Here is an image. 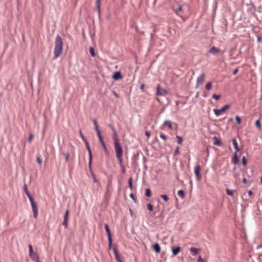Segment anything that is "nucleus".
<instances>
[{
    "label": "nucleus",
    "instance_id": "f257e3e1",
    "mask_svg": "<svg viewBox=\"0 0 262 262\" xmlns=\"http://www.w3.org/2000/svg\"><path fill=\"white\" fill-rule=\"evenodd\" d=\"M63 50V41L61 37L59 35H57L56 37L55 41V48H54V57L55 59L59 57Z\"/></svg>",
    "mask_w": 262,
    "mask_h": 262
},
{
    "label": "nucleus",
    "instance_id": "f03ea898",
    "mask_svg": "<svg viewBox=\"0 0 262 262\" xmlns=\"http://www.w3.org/2000/svg\"><path fill=\"white\" fill-rule=\"evenodd\" d=\"M115 149L116 153V157L118 160V162L120 165V166H122L123 165V159H122V155H123V150L122 148L119 143V142H115L114 143Z\"/></svg>",
    "mask_w": 262,
    "mask_h": 262
},
{
    "label": "nucleus",
    "instance_id": "7ed1b4c3",
    "mask_svg": "<svg viewBox=\"0 0 262 262\" xmlns=\"http://www.w3.org/2000/svg\"><path fill=\"white\" fill-rule=\"evenodd\" d=\"M29 256L32 259V260L35 261L39 260V257L37 254L33 251V247L31 245H29Z\"/></svg>",
    "mask_w": 262,
    "mask_h": 262
},
{
    "label": "nucleus",
    "instance_id": "20e7f679",
    "mask_svg": "<svg viewBox=\"0 0 262 262\" xmlns=\"http://www.w3.org/2000/svg\"><path fill=\"white\" fill-rule=\"evenodd\" d=\"M84 143L86 145V148L89 152V165L90 169H91V165H92V151L90 148L89 142L88 140H85L84 141Z\"/></svg>",
    "mask_w": 262,
    "mask_h": 262
},
{
    "label": "nucleus",
    "instance_id": "39448f33",
    "mask_svg": "<svg viewBox=\"0 0 262 262\" xmlns=\"http://www.w3.org/2000/svg\"><path fill=\"white\" fill-rule=\"evenodd\" d=\"M230 107L229 104L224 105L221 109H214L213 111L215 115H220L221 113L228 109Z\"/></svg>",
    "mask_w": 262,
    "mask_h": 262
},
{
    "label": "nucleus",
    "instance_id": "423d86ee",
    "mask_svg": "<svg viewBox=\"0 0 262 262\" xmlns=\"http://www.w3.org/2000/svg\"><path fill=\"white\" fill-rule=\"evenodd\" d=\"M201 167L198 165L194 167V173L198 181L201 179V176L200 174Z\"/></svg>",
    "mask_w": 262,
    "mask_h": 262
},
{
    "label": "nucleus",
    "instance_id": "0eeeda50",
    "mask_svg": "<svg viewBox=\"0 0 262 262\" xmlns=\"http://www.w3.org/2000/svg\"><path fill=\"white\" fill-rule=\"evenodd\" d=\"M31 207L33 212L34 218L36 219L38 215V207L36 203L31 204Z\"/></svg>",
    "mask_w": 262,
    "mask_h": 262
},
{
    "label": "nucleus",
    "instance_id": "6e6552de",
    "mask_svg": "<svg viewBox=\"0 0 262 262\" xmlns=\"http://www.w3.org/2000/svg\"><path fill=\"white\" fill-rule=\"evenodd\" d=\"M166 93H167V91L165 89L161 88L160 86V85L158 86L157 91V94L158 95L164 96V95H166Z\"/></svg>",
    "mask_w": 262,
    "mask_h": 262
},
{
    "label": "nucleus",
    "instance_id": "1a4fd4ad",
    "mask_svg": "<svg viewBox=\"0 0 262 262\" xmlns=\"http://www.w3.org/2000/svg\"><path fill=\"white\" fill-rule=\"evenodd\" d=\"M111 128L112 129L113 133V140L114 141V143H115V142H119V139L118 138V134H117L116 129L113 126H111Z\"/></svg>",
    "mask_w": 262,
    "mask_h": 262
},
{
    "label": "nucleus",
    "instance_id": "9d476101",
    "mask_svg": "<svg viewBox=\"0 0 262 262\" xmlns=\"http://www.w3.org/2000/svg\"><path fill=\"white\" fill-rule=\"evenodd\" d=\"M204 76V74L202 73L197 78L196 84V87L199 86L203 82Z\"/></svg>",
    "mask_w": 262,
    "mask_h": 262
},
{
    "label": "nucleus",
    "instance_id": "9b49d317",
    "mask_svg": "<svg viewBox=\"0 0 262 262\" xmlns=\"http://www.w3.org/2000/svg\"><path fill=\"white\" fill-rule=\"evenodd\" d=\"M220 51V49L214 46L212 47L209 50V53L211 54L215 55Z\"/></svg>",
    "mask_w": 262,
    "mask_h": 262
},
{
    "label": "nucleus",
    "instance_id": "f8f14e48",
    "mask_svg": "<svg viewBox=\"0 0 262 262\" xmlns=\"http://www.w3.org/2000/svg\"><path fill=\"white\" fill-rule=\"evenodd\" d=\"M152 248L155 252L157 253H158L160 252L161 247L160 245L158 243H155L152 245Z\"/></svg>",
    "mask_w": 262,
    "mask_h": 262
},
{
    "label": "nucleus",
    "instance_id": "ddd939ff",
    "mask_svg": "<svg viewBox=\"0 0 262 262\" xmlns=\"http://www.w3.org/2000/svg\"><path fill=\"white\" fill-rule=\"evenodd\" d=\"M212 139L214 141L213 144L214 145L221 146L222 145L221 141L220 139H219L216 136H214L212 138Z\"/></svg>",
    "mask_w": 262,
    "mask_h": 262
},
{
    "label": "nucleus",
    "instance_id": "4468645a",
    "mask_svg": "<svg viewBox=\"0 0 262 262\" xmlns=\"http://www.w3.org/2000/svg\"><path fill=\"white\" fill-rule=\"evenodd\" d=\"M113 78L115 79V80H119L120 79H121L122 78V76H121V74L120 72H116L113 76Z\"/></svg>",
    "mask_w": 262,
    "mask_h": 262
},
{
    "label": "nucleus",
    "instance_id": "2eb2a0df",
    "mask_svg": "<svg viewBox=\"0 0 262 262\" xmlns=\"http://www.w3.org/2000/svg\"><path fill=\"white\" fill-rule=\"evenodd\" d=\"M232 143H233V146H234L235 149L236 150V152H237V151H239L240 149L238 146V144H237L236 139L235 138H234L232 139Z\"/></svg>",
    "mask_w": 262,
    "mask_h": 262
},
{
    "label": "nucleus",
    "instance_id": "dca6fc26",
    "mask_svg": "<svg viewBox=\"0 0 262 262\" xmlns=\"http://www.w3.org/2000/svg\"><path fill=\"white\" fill-rule=\"evenodd\" d=\"M104 228L106 230L108 238L112 237L111 236V230L109 227V226L108 224H105Z\"/></svg>",
    "mask_w": 262,
    "mask_h": 262
},
{
    "label": "nucleus",
    "instance_id": "f3484780",
    "mask_svg": "<svg viewBox=\"0 0 262 262\" xmlns=\"http://www.w3.org/2000/svg\"><path fill=\"white\" fill-rule=\"evenodd\" d=\"M100 2L101 0H96L95 9L98 11L99 14L100 12Z\"/></svg>",
    "mask_w": 262,
    "mask_h": 262
},
{
    "label": "nucleus",
    "instance_id": "a211bd4d",
    "mask_svg": "<svg viewBox=\"0 0 262 262\" xmlns=\"http://www.w3.org/2000/svg\"><path fill=\"white\" fill-rule=\"evenodd\" d=\"M227 194L231 196H234V192L236 191V190H230L228 188L226 189Z\"/></svg>",
    "mask_w": 262,
    "mask_h": 262
},
{
    "label": "nucleus",
    "instance_id": "6ab92c4d",
    "mask_svg": "<svg viewBox=\"0 0 262 262\" xmlns=\"http://www.w3.org/2000/svg\"><path fill=\"white\" fill-rule=\"evenodd\" d=\"M232 162L234 164H237L238 162V156H237L236 152H235L234 154V156H233V159H232Z\"/></svg>",
    "mask_w": 262,
    "mask_h": 262
},
{
    "label": "nucleus",
    "instance_id": "aec40b11",
    "mask_svg": "<svg viewBox=\"0 0 262 262\" xmlns=\"http://www.w3.org/2000/svg\"><path fill=\"white\" fill-rule=\"evenodd\" d=\"M172 253L174 255H177L180 251V247H177L172 249Z\"/></svg>",
    "mask_w": 262,
    "mask_h": 262
},
{
    "label": "nucleus",
    "instance_id": "412c9836",
    "mask_svg": "<svg viewBox=\"0 0 262 262\" xmlns=\"http://www.w3.org/2000/svg\"><path fill=\"white\" fill-rule=\"evenodd\" d=\"M190 251L193 253V255H196L199 251L198 249L194 247L190 248Z\"/></svg>",
    "mask_w": 262,
    "mask_h": 262
},
{
    "label": "nucleus",
    "instance_id": "4be33fe9",
    "mask_svg": "<svg viewBox=\"0 0 262 262\" xmlns=\"http://www.w3.org/2000/svg\"><path fill=\"white\" fill-rule=\"evenodd\" d=\"M255 125L259 130L261 129V125L259 119L256 121Z\"/></svg>",
    "mask_w": 262,
    "mask_h": 262
},
{
    "label": "nucleus",
    "instance_id": "5701e85b",
    "mask_svg": "<svg viewBox=\"0 0 262 262\" xmlns=\"http://www.w3.org/2000/svg\"><path fill=\"white\" fill-rule=\"evenodd\" d=\"M145 195L147 197H150L151 196V191L149 188H147L146 189Z\"/></svg>",
    "mask_w": 262,
    "mask_h": 262
},
{
    "label": "nucleus",
    "instance_id": "b1692460",
    "mask_svg": "<svg viewBox=\"0 0 262 262\" xmlns=\"http://www.w3.org/2000/svg\"><path fill=\"white\" fill-rule=\"evenodd\" d=\"M128 184H129V188L132 189L133 186V179L132 178H129L128 180Z\"/></svg>",
    "mask_w": 262,
    "mask_h": 262
},
{
    "label": "nucleus",
    "instance_id": "393cba45",
    "mask_svg": "<svg viewBox=\"0 0 262 262\" xmlns=\"http://www.w3.org/2000/svg\"><path fill=\"white\" fill-rule=\"evenodd\" d=\"M206 89L207 90H210L212 88V83L211 82H208L205 86Z\"/></svg>",
    "mask_w": 262,
    "mask_h": 262
},
{
    "label": "nucleus",
    "instance_id": "a878e982",
    "mask_svg": "<svg viewBox=\"0 0 262 262\" xmlns=\"http://www.w3.org/2000/svg\"><path fill=\"white\" fill-rule=\"evenodd\" d=\"M160 197H161L165 202H167L169 199L168 196L166 194H161Z\"/></svg>",
    "mask_w": 262,
    "mask_h": 262
},
{
    "label": "nucleus",
    "instance_id": "bb28decb",
    "mask_svg": "<svg viewBox=\"0 0 262 262\" xmlns=\"http://www.w3.org/2000/svg\"><path fill=\"white\" fill-rule=\"evenodd\" d=\"M90 52L91 54V55L93 56V57H94L95 56V51H94V49L92 47H91L90 48Z\"/></svg>",
    "mask_w": 262,
    "mask_h": 262
},
{
    "label": "nucleus",
    "instance_id": "cd10ccee",
    "mask_svg": "<svg viewBox=\"0 0 262 262\" xmlns=\"http://www.w3.org/2000/svg\"><path fill=\"white\" fill-rule=\"evenodd\" d=\"M68 220L69 219H64L63 223H62L63 225H64L65 226V228H66L68 227Z\"/></svg>",
    "mask_w": 262,
    "mask_h": 262
},
{
    "label": "nucleus",
    "instance_id": "c85d7f7f",
    "mask_svg": "<svg viewBox=\"0 0 262 262\" xmlns=\"http://www.w3.org/2000/svg\"><path fill=\"white\" fill-rule=\"evenodd\" d=\"M242 164L244 166H246L247 164V160L245 157V156H243L242 157Z\"/></svg>",
    "mask_w": 262,
    "mask_h": 262
},
{
    "label": "nucleus",
    "instance_id": "c756f323",
    "mask_svg": "<svg viewBox=\"0 0 262 262\" xmlns=\"http://www.w3.org/2000/svg\"><path fill=\"white\" fill-rule=\"evenodd\" d=\"M108 248L111 249L112 247V237L108 238Z\"/></svg>",
    "mask_w": 262,
    "mask_h": 262
},
{
    "label": "nucleus",
    "instance_id": "7c9ffc66",
    "mask_svg": "<svg viewBox=\"0 0 262 262\" xmlns=\"http://www.w3.org/2000/svg\"><path fill=\"white\" fill-rule=\"evenodd\" d=\"M24 190L26 194H27V193H29L28 190L27 185L26 183H25L24 185Z\"/></svg>",
    "mask_w": 262,
    "mask_h": 262
},
{
    "label": "nucleus",
    "instance_id": "2f4dec72",
    "mask_svg": "<svg viewBox=\"0 0 262 262\" xmlns=\"http://www.w3.org/2000/svg\"><path fill=\"white\" fill-rule=\"evenodd\" d=\"M147 207L148 210L150 211L153 210V206L151 204H148Z\"/></svg>",
    "mask_w": 262,
    "mask_h": 262
},
{
    "label": "nucleus",
    "instance_id": "473e14b6",
    "mask_svg": "<svg viewBox=\"0 0 262 262\" xmlns=\"http://www.w3.org/2000/svg\"><path fill=\"white\" fill-rule=\"evenodd\" d=\"M113 251H114V253L115 257L116 256V255H117V256L119 255L118 253V250H117V248L116 247H113Z\"/></svg>",
    "mask_w": 262,
    "mask_h": 262
},
{
    "label": "nucleus",
    "instance_id": "72a5a7b5",
    "mask_svg": "<svg viewBox=\"0 0 262 262\" xmlns=\"http://www.w3.org/2000/svg\"><path fill=\"white\" fill-rule=\"evenodd\" d=\"M79 134L80 135V137H81V138L82 139L83 141L84 142L85 140H87V139L84 137V136H83V135L82 134V132L81 130H79Z\"/></svg>",
    "mask_w": 262,
    "mask_h": 262
},
{
    "label": "nucleus",
    "instance_id": "f704fd0d",
    "mask_svg": "<svg viewBox=\"0 0 262 262\" xmlns=\"http://www.w3.org/2000/svg\"><path fill=\"white\" fill-rule=\"evenodd\" d=\"M168 125L169 128H171V122L169 121H165L164 122V125Z\"/></svg>",
    "mask_w": 262,
    "mask_h": 262
},
{
    "label": "nucleus",
    "instance_id": "c9c22d12",
    "mask_svg": "<svg viewBox=\"0 0 262 262\" xmlns=\"http://www.w3.org/2000/svg\"><path fill=\"white\" fill-rule=\"evenodd\" d=\"M95 130L97 132L98 138L102 137V136L101 135V132L100 130V129H99V128H97Z\"/></svg>",
    "mask_w": 262,
    "mask_h": 262
},
{
    "label": "nucleus",
    "instance_id": "e433bc0d",
    "mask_svg": "<svg viewBox=\"0 0 262 262\" xmlns=\"http://www.w3.org/2000/svg\"><path fill=\"white\" fill-rule=\"evenodd\" d=\"M160 137L163 139L164 141H166V139H167V137L163 133H161L160 134Z\"/></svg>",
    "mask_w": 262,
    "mask_h": 262
},
{
    "label": "nucleus",
    "instance_id": "4c0bfd02",
    "mask_svg": "<svg viewBox=\"0 0 262 262\" xmlns=\"http://www.w3.org/2000/svg\"><path fill=\"white\" fill-rule=\"evenodd\" d=\"M101 145H102V147H103V149H104V151H105L106 153H107V149L106 146V145H105V143H102L101 144Z\"/></svg>",
    "mask_w": 262,
    "mask_h": 262
},
{
    "label": "nucleus",
    "instance_id": "58836bf2",
    "mask_svg": "<svg viewBox=\"0 0 262 262\" xmlns=\"http://www.w3.org/2000/svg\"><path fill=\"white\" fill-rule=\"evenodd\" d=\"M130 197L134 201L135 203L137 202V199L133 193L130 194Z\"/></svg>",
    "mask_w": 262,
    "mask_h": 262
},
{
    "label": "nucleus",
    "instance_id": "ea45409f",
    "mask_svg": "<svg viewBox=\"0 0 262 262\" xmlns=\"http://www.w3.org/2000/svg\"><path fill=\"white\" fill-rule=\"evenodd\" d=\"M64 219H69V210H67L64 213Z\"/></svg>",
    "mask_w": 262,
    "mask_h": 262
},
{
    "label": "nucleus",
    "instance_id": "a19ab883",
    "mask_svg": "<svg viewBox=\"0 0 262 262\" xmlns=\"http://www.w3.org/2000/svg\"><path fill=\"white\" fill-rule=\"evenodd\" d=\"M93 123L95 125V129L97 128H99L98 127V124H97V121L96 119H93Z\"/></svg>",
    "mask_w": 262,
    "mask_h": 262
},
{
    "label": "nucleus",
    "instance_id": "79ce46f5",
    "mask_svg": "<svg viewBox=\"0 0 262 262\" xmlns=\"http://www.w3.org/2000/svg\"><path fill=\"white\" fill-rule=\"evenodd\" d=\"M115 258L118 262H123L119 255V256L116 255V256L115 257Z\"/></svg>",
    "mask_w": 262,
    "mask_h": 262
},
{
    "label": "nucleus",
    "instance_id": "37998d69",
    "mask_svg": "<svg viewBox=\"0 0 262 262\" xmlns=\"http://www.w3.org/2000/svg\"><path fill=\"white\" fill-rule=\"evenodd\" d=\"M236 121L237 123H238V124H240L241 123V119L238 116H236Z\"/></svg>",
    "mask_w": 262,
    "mask_h": 262
},
{
    "label": "nucleus",
    "instance_id": "c03bdc74",
    "mask_svg": "<svg viewBox=\"0 0 262 262\" xmlns=\"http://www.w3.org/2000/svg\"><path fill=\"white\" fill-rule=\"evenodd\" d=\"M220 98V96L218 95L214 94L212 96V98L215 99L216 100L219 99Z\"/></svg>",
    "mask_w": 262,
    "mask_h": 262
},
{
    "label": "nucleus",
    "instance_id": "a18cd8bd",
    "mask_svg": "<svg viewBox=\"0 0 262 262\" xmlns=\"http://www.w3.org/2000/svg\"><path fill=\"white\" fill-rule=\"evenodd\" d=\"M179 154V147L177 146L175 150L174 155H178Z\"/></svg>",
    "mask_w": 262,
    "mask_h": 262
},
{
    "label": "nucleus",
    "instance_id": "49530a36",
    "mask_svg": "<svg viewBox=\"0 0 262 262\" xmlns=\"http://www.w3.org/2000/svg\"><path fill=\"white\" fill-rule=\"evenodd\" d=\"M197 261L198 262H205L203 259L201 257V256H199L198 258V260H197Z\"/></svg>",
    "mask_w": 262,
    "mask_h": 262
},
{
    "label": "nucleus",
    "instance_id": "de8ad7c7",
    "mask_svg": "<svg viewBox=\"0 0 262 262\" xmlns=\"http://www.w3.org/2000/svg\"><path fill=\"white\" fill-rule=\"evenodd\" d=\"M175 199H176V206L178 207L179 206V199L176 196V195H175Z\"/></svg>",
    "mask_w": 262,
    "mask_h": 262
},
{
    "label": "nucleus",
    "instance_id": "09e8293b",
    "mask_svg": "<svg viewBox=\"0 0 262 262\" xmlns=\"http://www.w3.org/2000/svg\"><path fill=\"white\" fill-rule=\"evenodd\" d=\"M176 13L177 15H179V12L180 11V6H179L177 9L175 10Z\"/></svg>",
    "mask_w": 262,
    "mask_h": 262
},
{
    "label": "nucleus",
    "instance_id": "8fccbe9b",
    "mask_svg": "<svg viewBox=\"0 0 262 262\" xmlns=\"http://www.w3.org/2000/svg\"><path fill=\"white\" fill-rule=\"evenodd\" d=\"M37 162H38V163L39 164H41L42 160H41V158L39 157H37Z\"/></svg>",
    "mask_w": 262,
    "mask_h": 262
},
{
    "label": "nucleus",
    "instance_id": "3c124183",
    "mask_svg": "<svg viewBox=\"0 0 262 262\" xmlns=\"http://www.w3.org/2000/svg\"><path fill=\"white\" fill-rule=\"evenodd\" d=\"M238 71V68H236L235 69H234L233 72V74L234 75H235L237 73Z\"/></svg>",
    "mask_w": 262,
    "mask_h": 262
},
{
    "label": "nucleus",
    "instance_id": "603ef678",
    "mask_svg": "<svg viewBox=\"0 0 262 262\" xmlns=\"http://www.w3.org/2000/svg\"><path fill=\"white\" fill-rule=\"evenodd\" d=\"M33 138V135L31 134L29 136V139H28V141L29 142H31V141L32 140V138Z\"/></svg>",
    "mask_w": 262,
    "mask_h": 262
},
{
    "label": "nucleus",
    "instance_id": "864d4df0",
    "mask_svg": "<svg viewBox=\"0 0 262 262\" xmlns=\"http://www.w3.org/2000/svg\"><path fill=\"white\" fill-rule=\"evenodd\" d=\"M177 143H178V144H180V136L177 135Z\"/></svg>",
    "mask_w": 262,
    "mask_h": 262
},
{
    "label": "nucleus",
    "instance_id": "5fc2aeb1",
    "mask_svg": "<svg viewBox=\"0 0 262 262\" xmlns=\"http://www.w3.org/2000/svg\"><path fill=\"white\" fill-rule=\"evenodd\" d=\"M63 155L66 156V162H68L69 160V155L68 154H63Z\"/></svg>",
    "mask_w": 262,
    "mask_h": 262
},
{
    "label": "nucleus",
    "instance_id": "6e6d98bb",
    "mask_svg": "<svg viewBox=\"0 0 262 262\" xmlns=\"http://www.w3.org/2000/svg\"><path fill=\"white\" fill-rule=\"evenodd\" d=\"M29 199L30 201L31 204H32V203H35L33 197H31V198H29Z\"/></svg>",
    "mask_w": 262,
    "mask_h": 262
},
{
    "label": "nucleus",
    "instance_id": "4d7b16f0",
    "mask_svg": "<svg viewBox=\"0 0 262 262\" xmlns=\"http://www.w3.org/2000/svg\"><path fill=\"white\" fill-rule=\"evenodd\" d=\"M99 138V141H100V142L101 144H102V143H104V141H103V138H102V137H99V138Z\"/></svg>",
    "mask_w": 262,
    "mask_h": 262
},
{
    "label": "nucleus",
    "instance_id": "13d9d810",
    "mask_svg": "<svg viewBox=\"0 0 262 262\" xmlns=\"http://www.w3.org/2000/svg\"><path fill=\"white\" fill-rule=\"evenodd\" d=\"M145 135L147 136L148 137H149L150 136V133L148 131L145 132Z\"/></svg>",
    "mask_w": 262,
    "mask_h": 262
},
{
    "label": "nucleus",
    "instance_id": "bf43d9fd",
    "mask_svg": "<svg viewBox=\"0 0 262 262\" xmlns=\"http://www.w3.org/2000/svg\"><path fill=\"white\" fill-rule=\"evenodd\" d=\"M185 192L184 190H181V198H183L184 197Z\"/></svg>",
    "mask_w": 262,
    "mask_h": 262
},
{
    "label": "nucleus",
    "instance_id": "052dcab7",
    "mask_svg": "<svg viewBox=\"0 0 262 262\" xmlns=\"http://www.w3.org/2000/svg\"><path fill=\"white\" fill-rule=\"evenodd\" d=\"M144 84H142L141 85V90L142 91H144Z\"/></svg>",
    "mask_w": 262,
    "mask_h": 262
},
{
    "label": "nucleus",
    "instance_id": "680f3d73",
    "mask_svg": "<svg viewBox=\"0 0 262 262\" xmlns=\"http://www.w3.org/2000/svg\"><path fill=\"white\" fill-rule=\"evenodd\" d=\"M243 183L245 184H246L247 183V180L245 178L243 179Z\"/></svg>",
    "mask_w": 262,
    "mask_h": 262
},
{
    "label": "nucleus",
    "instance_id": "e2e57ef3",
    "mask_svg": "<svg viewBox=\"0 0 262 262\" xmlns=\"http://www.w3.org/2000/svg\"><path fill=\"white\" fill-rule=\"evenodd\" d=\"M122 168V172L123 173H125V168L122 166H121Z\"/></svg>",
    "mask_w": 262,
    "mask_h": 262
},
{
    "label": "nucleus",
    "instance_id": "0e129e2a",
    "mask_svg": "<svg viewBox=\"0 0 262 262\" xmlns=\"http://www.w3.org/2000/svg\"><path fill=\"white\" fill-rule=\"evenodd\" d=\"M26 195H27V196H28V198L29 199V198H31V197H32V196H31V195L30 194V193H27L26 194Z\"/></svg>",
    "mask_w": 262,
    "mask_h": 262
},
{
    "label": "nucleus",
    "instance_id": "69168bd1",
    "mask_svg": "<svg viewBox=\"0 0 262 262\" xmlns=\"http://www.w3.org/2000/svg\"><path fill=\"white\" fill-rule=\"evenodd\" d=\"M114 94L117 98H119V95L116 92H114Z\"/></svg>",
    "mask_w": 262,
    "mask_h": 262
},
{
    "label": "nucleus",
    "instance_id": "338daca9",
    "mask_svg": "<svg viewBox=\"0 0 262 262\" xmlns=\"http://www.w3.org/2000/svg\"><path fill=\"white\" fill-rule=\"evenodd\" d=\"M248 194L249 195H251L252 194V191L251 190H249L248 191Z\"/></svg>",
    "mask_w": 262,
    "mask_h": 262
},
{
    "label": "nucleus",
    "instance_id": "774afa93",
    "mask_svg": "<svg viewBox=\"0 0 262 262\" xmlns=\"http://www.w3.org/2000/svg\"><path fill=\"white\" fill-rule=\"evenodd\" d=\"M177 194L178 196H180V189L178 191Z\"/></svg>",
    "mask_w": 262,
    "mask_h": 262
}]
</instances>
